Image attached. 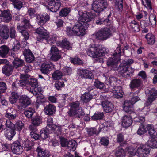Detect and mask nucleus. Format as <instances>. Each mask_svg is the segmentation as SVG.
Wrapping results in <instances>:
<instances>
[{"mask_svg": "<svg viewBox=\"0 0 157 157\" xmlns=\"http://www.w3.org/2000/svg\"><path fill=\"white\" fill-rule=\"evenodd\" d=\"M78 21L75 23L72 28L67 27L66 29L67 34L68 36H83L86 33V29L89 25L88 22L92 19L86 12L85 13L78 12Z\"/></svg>", "mask_w": 157, "mask_h": 157, "instance_id": "obj_1", "label": "nucleus"}, {"mask_svg": "<svg viewBox=\"0 0 157 157\" xmlns=\"http://www.w3.org/2000/svg\"><path fill=\"white\" fill-rule=\"evenodd\" d=\"M87 55L92 58L104 56L107 53L106 48L102 45H91L86 50Z\"/></svg>", "mask_w": 157, "mask_h": 157, "instance_id": "obj_2", "label": "nucleus"}, {"mask_svg": "<svg viewBox=\"0 0 157 157\" xmlns=\"http://www.w3.org/2000/svg\"><path fill=\"white\" fill-rule=\"evenodd\" d=\"M92 9L96 13H100L106 9L108 6L107 0H98L92 4Z\"/></svg>", "mask_w": 157, "mask_h": 157, "instance_id": "obj_3", "label": "nucleus"}, {"mask_svg": "<svg viewBox=\"0 0 157 157\" xmlns=\"http://www.w3.org/2000/svg\"><path fill=\"white\" fill-rule=\"evenodd\" d=\"M110 35V30L105 28L100 29L93 35V37L97 40H104L109 38Z\"/></svg>", "mask_w": 157, "mask_h": 157, "instance_id": "obj_4", "label": "nucleus"}, {"mask_svg": "<svg viewBox=\"0 0 157 157\" xmlns=\"http://www.w3.org/2000/svg\"><path fill=\"white\" fill-rule=\"evenodd\" d=\"M117 51L113 54V57L107 60V64L109 67L116 68L118 66L117 62L119 60L121 51L119 47L117 48Z\"/></svg>", "mask_w": 157, "mask_h": 157, "instance_id": "obj_5", "label": "nucleus"}, {"mask_svg": "<svg viewBox=\"0 0 157 157\" xmlns=\"http://www.w3.org/2000/svg\"><path fill=\"white\" fill-rule=\"evenodd\" d=\"M47 126L46 128L54 132L57 134L60 133L61 132V128L60 127L53 124V118L49 117L47 118Z\"/></svg>", "mask_w": 157, "mask_h": 157, "instance_id": "obj_6", "label": "nucleus"}, {"mask_svg": "<svg viewBox=\"0 0 157 157\" xmlns=\"http://www.w3.org/2000/svg\"><path fill=\"white\" fill-rule=\"evenodd\" d=\"M129 86L132 90L138 89V93H139L143 87V82L140 79H133L131 81Z\"/></svg>", "mask_w": 157, "mask_h": 157, "instance_id": "obj_7", "label": "nucleus"}, {"mask_svg": "<svg viewBox=\"0 0 157 157\" xmlns=\"http://www.w3.org/2000/svg\"><path fill=\"white\" fill-rule=\"evenodd\" d=\"M67 114L72 119H80L82 118L84 116L85 113L84 109L80 108L76 110L71 109L69 113Z\"/></svg>", "mask_w": 157, "mask_h": 157, "instance_id": "obj_8", "label": "nucleus"}, {"mask_svg": "<svg viewBox=\"0 0 157 157\" xmlns=\"http://www.w3.org/2000/svg\"><path fill=\"white\" fill-rule=\"evenodd\" d=\"M118 69L120 70L121 75L124 78L132 76L134 72V69L131 67H120Z\"/></svg>", "mask_w": 157, "mask_h": 157, "instance_id": "obj_9", "label": "nucleus"}, {"mask_svg": "<svg viewBox=\"0 0 157 157\" xmlns=\"http://www.w3.org/2000/svg\"><path fill=\"white\" fill-rule=\"evenodd\" d=\"M36 33L38 35V36L37 37V40L38 41L41 42L43 39H46L48 37V33L42 27L37 28Z\"/></svg>", "mask_w": 157, "mask_h": 157, "instance_id": "obj_10", "label": "nucleus"}, {"mask_svg": "<svg viewBox=\"0 0 157 157\" xmlns=\"http://www.w3.org/2000/svg\"><path fill=\"white\" fill-rule=\"evenodd\" d=\"M50 52V59L51 60L56 62L61 58L59 51L55 46H53L51 47Z\"/></svg>", "mask_w": 157, "mask_h": 157, "instance_id": "obj_11", "label": "nucleus"}, {"mask_svg": "<svg viewBox=\"0 0 157 157\" xmlns=\"http://www.w3.org/2000/svg\"><path fill=\"white\" fill-rule=\"evenodd\" d=\"M148 98L146 102V105H150L157 98V90L152 88L150 90L147 94Z\"/></svg>", "mask_w": 157, "mask_h": 157, "instance_id": "obj_12", "label": "nucleus"}, {"mask_svg": "<svg viewBox=\"0 0 157 157\" xmlns=\"http://www.w3.org/2000/svg\"><path fill=\"white\" fill-rule=\"evenodd\" d=\"M21 140L18 139L12 144L11 149L13 152L16 154H20L23 151V149L21 143Z\"/></svg>", "mask_w": 157, "mask_h": 157, "instance_id": "obj_13", "label": "nucleus"}, {"mask_svg": "<svg viewBox=\"0 0 157 157\" xmlns=\"http://www.w3.org/2000/svg\"><path fill=\"white\" fill-rule=\"evenodd\" d=\"M60 2L58 0H51L48 2V8L51 11L55 12L60 8Z\"/></svg>", "mask_w": 157, "mask_h": 157, "instance_id": "obj_14", "label": "nucleus"}, {"mask_svg": "<svg viewBox=\"0 0 157 157\" xmlns=\"http://www.w3.org/2000/svg\"><path fill=\"white\" fill-rule=\"evenodd\" d=\"M150 152L149 147L143 145L139 147L137 149V155L140 157H145Z\"/></svg>", "mask_w": 157, "mask_h": 157, "instance_id": "obj_15", "label": "nucleus"}, {"mask_svg": "<svg viewBox=\"0 0 157 157\" xmlns=\"http://www.w3.org/2000/svg\"><path fill=\"white\" fill-rule=\"evenodd\" d=\"M49 16L46 13H44L41 15H38L36 16V21L38 24L43 25L50 19Z\"/></svg>", "mask_w": 157, "mask_h": 157, "instance_id": "obj_16", "label": "nucleus"}, {"mask_svg": "<svg viewBox=\"0 0 157 157\" xmlns=\"http://www.w3.org/2000/svg\"><path fill=\"white\" fill-rule=\"evenodd\" d=\"M53 67L54 66L51 63L45 62L41 65L40 71L42 73L48 75Z\"/></svg>", "mask_w": 157, "mask_h": 157, "instance_id": "obj_17", "label": "nucleus"}, {"mask_svg": "<svg viewBox=\"0 0 157 157\" xmlns=\"http://www.w3.org/2000/svg\"><path fill=\"white\" fill-rule=\"evenodd\" d=\"M26 61L29 63H32L35 60V57L32 52L29 49H25L23 51Z\"/></svg>", "mask_w": 157, "mask_h": 157, "instance_id": "obj_18", "label": "nucleus"}, {"mask_svg": "<svg viewBox=\"0 0 157 157\" xmlns=\"http://www.w3.org/2000/svg\"><path fill=\"white\" fill-rule=\"evenodd\" d=\"M27 82L26 79H22L20 80L16 81L13 82L12 85V88L13 90L16 91L20 87H25L27 85Z\"/></svg>", "mask_w": 157, "mask_h": 157, "instance_id": "obj_19", "label": "nucleus"}, {"mask_svg": "<svg viewBox=\"0 0 157 157\" xmlns=\"http://www.w3.org/2000/svg\"><path fill=\"white\" fill-rule=\"evenodd\" d=\"M16 111L13 108H8L6 110L5 117L10 120H13L17 117Z\"/></svg>", "mask_w": 157, "mask_h": 157, "instance_id": "obj_20", "label": "nucleus"}, {"mask_svg": "<svg viewBox=\"0 0 157 157\" xmlns=\"http://www.w3.org/2000/svg\"><path fill=\"white\" fill-rule=\"evenodd\" d=\"M102 106L104 110L106 113L111 112L114 108L113 104L108 101H104L102 102Z\"/></svg>", "mask_w": 157, "mask_h": 157, "instance_id": "obj_21", "label": "nucleus"}, {"mask_svg": "<svg viewBox=\"0 0 157 157\" xmlns=\"http://www.w3.org/2000/svg\"><path fill=\"white\" fill-rule=\"evenodd\" d=\"M14 68L12 64H9L4 65L2 68V73L6 76H9L12 73Z\"/></svg>", "mask_w": 157, "mask_h": 157, "instance_id": "obj_22", "label": "nucleus"}, {"mask_svg": "<svg viewBox=\"0 0 157 157\" xmlns=\"http://www.w3.org/2000/svg\"><path fill=\"white\" fill-rule=\"evenodd\" d=\"M44 110L46 115H52L55 113L56 110V107L53 105L49 104L45 107Z\"/></svg>", "mask_w": 157, "mask_h": 157, "instance_id": "obj_23", "label": "nucleus"}, {"mask_svg": "<svg viewBox=\"0 0 157 157\" xmlns=\"http://www.w3.org/2000/svg\"><path fill=\"white\" fill-rule=\"evenodd\" d=\"M132 122V119L130 116L125 115L122 118V124L124 127L126 128L130 126Z\"/></svg>", "mask_w": 157, "mask_h": 157, "instance_id": "obj_24", "label": "nucleus"}, {"mask_svg": "<svg viewBox=\"0 0 157 157\" xmlns=\"http://www.w3.org/2000/svg\"><path fill=\"white\" fill-rule=\"evenodd\" d=\"M133 105L130 101L125 100L123 106L124 110L126 113H131L133 112Z\"/></svg>", "mask_w": 157, "mask_h": 157, "instance_id": "obj_25", "label": "nucleus"}, {"mask_svg": "<svg viewBox=\"0 0 157 157\" xmlns=\"http://www.w3.org/2000/svg\"><path fill=\"white\" fill-rule=\"evenodd\" d=\"M9 29L6 26L2 25L0 27V36L4 39H7L9 37Z\"/></svg>", "mask_w": 157, "mask_h": 157, "instance_id": "obj_26", "label": "nucleus"}, {"mask_svg": "<svg viewBox=\"0 0 157 157\" xmlns=\"http://www.w3.org/2000/svg\"><path fill=\"white\" fill-rule=\"evenodd\" d=\"M28 77V75H24L23 74H21L20 75V78L21 79H26L27 82V84H29L31 86V87H36L38 86V82L37 80L36 79H31L30 80H28L27 78Z\"/></svg>", "mask_w": 157, "mask_h": 157, "instance_id": "obj_27", "label": "nucleus"}, {"mask_svg": "<svg viewBox=\"0 0 157 157\" xmlns=\"http://www.w3.org/2000/svg\"><path fill=\"white\" fill-rule=\"evenodd\" d=\"M111 89L115 91L114 93V96L115 98H119L123 97L124 93L121 86H115Z\"/></svg>", "mask_w": 157, "mask_h": 157, "instance_id": "obj_28", "label": "nucleus"}, {"mask_svg": "<svg viewBox=\"0 0 157 157\" xmlns=\"http://www.w3.org/2000/svg\"><path fill=\"white\" fill-rule=\"evenodd\" d=\"M38 157H49L50 154L48 151L42 148L40 146H38L36 149Z\"/></svg>", "mask_w": 157, "mask_h": 157, "instance_id": "obj_29", "label": "nucleus"}, {"mask_svg": "<svg viewBox=\"0 0 157 157\" xmlns=\"http://www.w3.org/2000/svg\"><path fill=\"white\" fill-rule=\"evenodd\" d=\"M20 101L21 105L24 108L29 105L31 102L30 98L25 95H22L20 97Z\"/></svg>", "mask_w": 157, "mask_h": 157, "instance_id": "obj_30", "label": "nucleus"}, {"mask_svg": "<svg viewBox=\"0 0 157 157\" xmlns=\"http://www.w3.org/2000/svg\"><path fill=\"white\" fill-rule=\"evenodd\" d=\"M18 139H20L21 141L20 143L22 147H23L25 149V150L28 151L32 149V147L31 145V142L28 139H25L24 140H22V139L19 137Z\"/></svg>", "mask_w": 157, "mask_h": 157, "instance_id": "obj_31", "label": "nucleus"}, {"mask_svg": "<svg viewBox=\"0 0 157 157\" xmlns=\"http://www.w3.org/2000/svg\"><path fill=\"white\" fill-rule=\"evenodd\" d=\"M1 17L3 21L6 23L10 22L12 19V15L8 10L3 11V13Z\"/></svg>", "mask_w": 157, "mask_h": 157, "instance_id": "obj_32", "label": "nucleus"}, {"mask_svg": "<svg viewBox=\"0 0 157 157\" xmlns=\"http://www.w3.org/2000/svg\"><path fill=\"white\" fill-rule=\"evenodd\" d=\"M17 30L21 33L24 39L25 40H27L29 39V34L26 29L24 28L23 27L20 26V25H19L17 27Z\"/></svg>", "mask_w": 157, "mask_h": 157, "instance_id": "obj_33", "label": "nucleus"}, {"mask_svg": "<svg viewBox=\"0 0 157 157\" xmlns=\"http://www.w3.org/2000/svg\"><path fill=\"white\" fill-rule=\"evenodd\" d=\"M9 50V48L7 46H1L0 47V56L3 58H7L8 56Z\"/></svg>", "mask_w": 157, "mask_h": 157, "instance_id": "obj_34", "label": "nucleus"}, {"mask_svg": "<svg viewBox=\"0 0 157 157\" xmlns=\"http://www.w3.org/2000/svg\"><path fill=\"white\" fill-rule=\"evenodd\" d=\"M24 61L18 58H15L12 62V65L13 68L17 69L21 67L24 64Z\"/></svg>", "mask_w": 157, "mask_h": 157, "instance_id": "obj_35", "label": "nucleus"}, {"mask_svg": "<svg viewBox=\"0 0 157 157\" xmlns=\"http://www.w3.org/2000/svg\"><path fill=\"white\" fill-rule=\"evenodd\" d=\"M117 141L119 143V145L121 147H125L127 146V144L124 141V136L121 133H119L117 135Z\"/></svg>", "mask_w": 157, "mask_h": 157, "instance_id": "obj_36", "label": "nucleus"}, {"mask_svg": "<svg viewBox=\"0 0 157 157\" xmlns=\"http://www.w3.org/2000/svg\"><path fill=\"white\" fill-rule=\"evenodd\" d=\"M126 147H121L119 145L116 148L115 152V157H124L125 155V149Z\"/></svg>", "mask_w": 157, "mask_h": 157, "instance_id": "obj_37", "label": "nucleus"}, {"mask_svg": "<svg viewBox=\"0 0 157 157\" xmlns=\"http://www.w3.org/2000/svg\"><path fill=\"white\" fill-rule=\"evenodd\" d=\"M106 84L110 89L117 85V79L113 77H110L109 79L105 81Z\"/></svg>", "mask_w": 157, "mask_h": 157, "instance_id": "obj_38", "label": "nucleus"}, {"mask_svg": "<svg viewBox=\"0 0 157 157\" xmlns=\"http://www.w3.org/2000/svg\"><path fill=\"white\" fill-rule=\"evenodd\" d=\"M56 45L58 46L61 47L63 48L67 49H69L71 48L69 41L65 39L62 40V42L59 41H57L56 42Z\"/></svg>", "mask_w": 157, "mask_h": 157, "instance_id": "obj_39", "label": "nucleus"}, {"mask_svg": "<svg viewBox=\"0 0 157 157\" xmlns=\"http://www.w3.org/2000/svg\"><path fill=\"white\" fill-rule=\"evenodd\" d=\"M16 134L14 129H11L7 130L5 134L6 138L9 140H11Z\"/></svg>", "mask_w": 157, "mask_h": 157, "instance_id": "obj_40", "label": "nucleus"}, {"mask_svg": "<svg viewBox=\"0 0 157 157\" xmlns=\"http://www.w3.org/2000/svg\"><path fill=\"white\" fill-rule=\"evenodd\" d=\"M59 39V37L56 34H54L51 36L48 37L46 39L47 43L49 44H54L56 43V42L57 41H59L58 40Z\"/></svg>", "mask_w": 157, "mask_h": 157, "instance_id": "obj_41", "label": "nucleus"}, {"mask_svg": "<svg viewBox=\"0 0 157 157\" xmlns=\"http://www.w3.org/2000/svg\"><path fill=\"white\" fill-rule=\"evenodd\" d=\"M31 121L32 124L37 126H39L42 122V118L40 116L36 115L32 117Z\"/></svg>", "mask_w": 157, "mask_h": 157, "instance_id": "obj_42", "label": "nucleus"}, {"mask_svg": "<svg viewBox=\"0 0 157 157\" xmlns=\"http://www.w3.org/2000/svg\"><path fill=\"white\" fill-rule=\"evenodd\" d=\"M147 130L150 136L152 138L156 137L157 133L154 130L153 126L152 124H147Z\"/></svg>", "mask_w": 157, "mask_h": 157, "instance_id": "obj_43", "label": "nucleus"}, {"mask_svg": "<svg viewBox=\"0 0 157 157\" xmlns=\"http://www.w3.org/2000/svg\"><path fill=\"white\" fill-rule=\"evenodd\" d=\"M77 145L76 142L74 140H71L68 142L67 144L68 148L71 151H74Z\"/></svg>", "mask_w": 157, "mask_h": 157, "instance_id": "obj_44", "label": "nucleus"}, {"mask_svg": "<svg viewBox=\"0 0 157 157\" xmlns=\"http://www.w3.org/2000/svg\"><path fill=\"white\" fill-rule=\"evenodd\" d=\"M92 95L89 92H86L81 96V100L85 103L89 102L92 98Z\"/></svg>", "mask_w": 157, "mask_h": 157, "instance_id": "obj_45", "label": "nucleus"}, {"mask_svg": "<svg viewBox=\"0 0 157 157\" xmlns=\"http://www.w3.org/2000/svg\"><path fill=\"white\" fill-rule=\"evenodd\" d=\"M63 76L62 72L59 70H56L52 73V78L55 80L61 79Z\"/></svg>", "mask_w": 157, "mask_h": 157, "instance_id": "obj_46", "label": "nucleus"}, {"mask_svg": "<svg viewBox=\"0 0 157 157\" xmlns=\"http://www.w3.org/2000/svg\"><path fill=\"white\" fill-rule=\"evenodd\" d=\"M50 130H51L46 128L41 130L40 132V138L45 139L47 138L49 136Z\"/></svg>", "mask_w": 157, "mask_h": 157, "instance_id": "obj_47", "label": "nucleus"}, {"mask_svg": "<svg viewBox=\"0 0 157 157\" xmlns=\"http://www.w3.org/2000/svg\"><path fill=\"white\" fill-rule=\"evenodd\" d=\"M86 129L88 135L90 136L94 135H97L99 133V130H97L95 127L87 128Z\"/></svg>", "mask_w": 157, "mask_h": 157, "instance_id": "obj_48", "label": "nucleus"}, {"mask_svg": "<svg viewBox=\"0 0 157 157\" xmlns=\"http://www.w3.org/2000/svg\"><path fill=\"white\" fill-rule=\"evenodd\" d=\"M104 116V113L102 112H96L91 117L93 120H98L102 119Z\"/></svg>", "mask_w": 157, "mask_h": 157, "instance_id": "obj_49", "label": "nucleus"}, {"mask_svg": "<svg viewBox=\"0 0 157 157\" xmlns=\"http://www.w3.org/2000/svg\"><path fill=\"white\" fill-rule=\"evenodd\" d=\"M147 125H141L139 127L138 130L137 131V134L141 136L147 132Z\"/></svg>", "mask_w": 157, "mask_h": 157, "instance_id": "obj_50", "label": "nucleus"}, {"mask_svg": "<svg viewBox=\"0 0 157 157\" xmlns=\"http://www.w3.org/2000/svg\"><path fill=\"white\" fill-rule=\"evenodd\" d=\"M130 26L133 31L138 32L140 31V27L138 23L135 20H133L130 23Z\"/></svg>", "mask_w": 157, "mask_h": 157, "instance_id": "obj_51", "label": "nucleus"}, {"mask_svg": "<svg viewBox=\"0 0 157 157\" xmlns=\"http://www.w3.org/2000/svg\"><path fill=\"white\" fill-rule=\"evenodd\" d=\"M154 138H150L147 141V144L150 147L153 148H157V141Z\"/></svg>", "mask_w": 157, "mask_h": 157, "instance_id": "obj_52", "label": "nucleus"}, {"mask_svg": "<svg viewBox=\"0 0 157 157\" xmlns=\"http://www.w3.org/2000/svg\"><path fill=\"white\" fill-rule=\"evenodd\" d=\"M94 85L97 89L104 90L106 89V86L104 83L98 81V79L95 80L94 83Z\"/></svg>", "mask_w": 157, "mask_h": 157, "instance_id": "obj_53", "label": "nucleus"}, {"mask_svg": "<svg viewBox=\"0 0 157 157\" xmlns=\"http://www.w3.org/2000/svg\"><path fill=\"white\" fill-rule=\"evenodd\" d=\"M35 112V111L33 108H29L25 109L24 111V113L27 117L29 118L32 117Z\"/></svg>", "mask_w": 157, "mask_h": 157, "instance_id": "obj_54", "label": "nucleus"}, {"mask_svg": "<svg viewBox=\"0 0 157 157\" xmlns=\"http://www.w3.org/2000/svg\"><path fill=\"white\" fill-rule=\"evenodd\" d=\"M126 148L125 150L126 151H127L128 153L130 155H137V149L128 146V145L127 147H125Z\"/></svg>", "mask_w": 157, "mask_h": 157, "instance_id": "obj_55", "label": "nucleus"}, {"mask_svg": "<svg viewBox=\"0 0 157 157\" xmlns=\"http://www.w3.org/2000/svg\"><path fill=\"white\" fill-rule=\"evenodd\" d=\"M19 95L15 92H12L11 95L9 97V101L11 104L15 103L17 100L19 98Z\"/></svg>", "mask_w": 157, "mask_h": 157, "instance_id": "obj_56", "label": "nucleus"}, {"mask_svg": "<svg viewBox=\"0 0 157 157\" xmlns=\"http://www.w3.org/2000/svg\"><path fill=\"white\" fill-rule=\"evenodd\" d=\"M42 89L38 86L36 87H30V92L34 95H36L40 94Z\"/></svg>", "mask_w": 157, "mask_h": 157, "instance_id": "obj_57", "label": "nucleus"}, {"mask_svg": "<svg viewBox=\"0 0 157 157\" xmlns=\"http://www.w3.org/2000/svg\"><path fill=\"white\" fill-rule=\"evenodd\" d=\"M9 36L12 39H16L17 37L15 28L14 27L11 26L10 27L9 30Z\"/></svg>", "mask_w": 157, "mask_h": 157, "instance_id": "obj_58", "label": "nucleus"}, {"mask_svg": "<svg viewBox=\"0 0 157 157\" xmlns=\"http://www.w3.org/2000/svg\"><path fill=\"white\" fill-rule=\"evenodd\" d=\"M22 22L24 25H20V26L23 27L24 29L29 28L32 26L30 23V20L27 18H23L22 19Z\"/></svg>", "mask_w": 157, "mask_h": 157, "instance_id": "obj_59", "label": "nucleus"}, {"mask_svg": "<svg viewBox=\"0 0 157 157\" xmlns=\"http://www.w3.org/2000/svg\"><path fill=\"white\" fill-rule=\"evenodd\" d=\"M149 44H153L155 42V36L151 33H148L145 36Z\"/></svg>", "mask_w": 157, "mask_h": 157, "instance_id": "obj_60", "label": "nucleus"}, {"mask_svg": "<svg viewBox=\"0 0 157 157\" xmlns=\"http://www.w3.org/2000/svg\"><path fill=\"white\" fill-rule=\"evenodd\" d=\"M24 127V124L20 121H17L15 124H14V129L15 130H17L20 131H21Z\"/></svg>", "mask_w": 157, "mask_h": 157, "instance_id": "obj_61", "label": "nucleus"}, {"mask_svg": "<svg viewBox=\"0 0 157 157\" xmlns=\"http://www.w3.org/2000/svg\"><path fill=\"white\" fill-rule=\"evenodd\" d=\"M80 105V103L79 101H76L74 102L71 103L69 104L70 108L67 112V113H69L71 110H74L76 109L77 108L79 107Z\"/></svg>", "mask_w": 157, "mask_h": 157, "instance_id": "obj_62", "label": "nucleus"}, {"mask_svg": "<svg viewBox=\"0 0 157 157\" xmlns=\"http://www.w3.org/2000/svg\"><path fill=\"white\" fill-rule=\"evenodd\" d=\"M99 143L101 145L104 146H107L109 143L108 137L106 136L101 137L100 139Z\"/></svg>", "mask_w": 157, "mask_h": 157, "instance_id": "obj_63", "label": "nucleus"}, {"mask_svg": "<svg viewBox=\"0 0 157 157\" xmlns=\"http://www.w3.org/2000/svg\"><path fill=\"white\" fill-rule=\"evenodd\" d=\"M20 44L18 41H15L12 44V48L11 50L14 52H17L20 49Z\"/></svg>", "mask_w": 157, "mask_h": 157, "instance_id": "obj_64", "label": "nucleus"}]
</instances>
